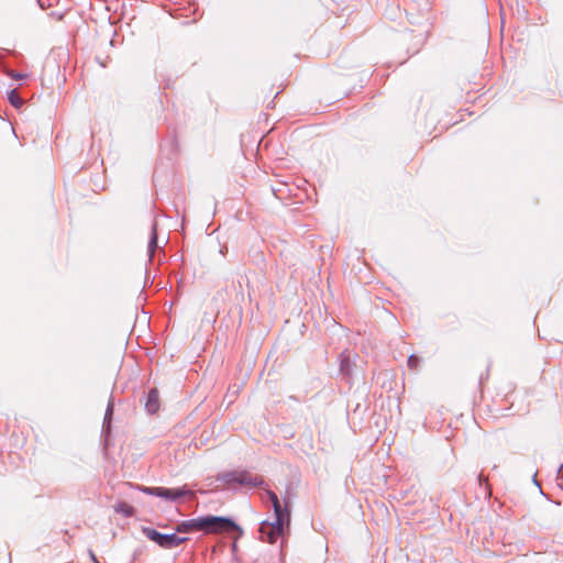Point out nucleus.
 I'll return each instance as SVG.
<instances>
[{
  "instance_id": "1",
  "label": "nucleus",
  "mask_w": 563,
  "mask_h": 563,
  "mask_svg": "<svg viewBox=\"0 0 563 563\" xmlns=\"http://www.w3.org/2000/svg\"><path fill=\"white\" fill-rule=\"evenodd\" d=\"M203 533L236 532V539L242 537V528L230 517L207 515L202 516Z\"/></svg>"
},
{
  "instance_id": "2",
  "label": "nucleus",
  "mask_w": 563,
  "mask_h": 563,
  "mask_svg": "<svg viewBox=\"0 0 563 563\" xmlns=\"http://www.w3.org/2000/svg\"><path fill=\"white\" fill-rule=\"evenodd\" d=\"M217 479L228 485L239 484L241 486L260 487L264 484L261 476H253L247 471L223 472L218 475Z\"/></svg>"
},
{
  "instance_id": "3",
  "label": "nucleus",
  "mask_w": 563,
  "mask_h": 563,
  "mask_svg": "<svg viewBox=\"0 0 563 563\" xmlns=\"http://www.w3.org/2000/svg\"><path fill=\"white\" fill-rule=\"evenodd\" d=\"M142 533L163 549H174L185 543L188 538L178 537L176 533H162L151 527H142Z\"/></svg>"
},
{
  "instance_id": "4",
  "label": "nucleus",
  "mask_w": 563,
  "mask_h": 563,
  "mask_svg": "<svg viewBox=\"0 0 563 563\" xmlns=\"http://www.w3.org/2000/svg\"><path fill=\"white\" fill-rule=\"evenodd\" d=\"M142 492L144 494L156 496L169 501H177L181 497L190 496L194 497L195 494L187 489L186 486L177 487V488H167V487H143Z\"/></svg>"
},
{
  "instance_id": "5",
  "label": "nucleus",
  "mask_w": 563,
  "mask_h": 563,
  "mask_svg": "<svg viewBox=\"0 0 563 563\" xmlns=\"http://www.w3.org/2000/svg\"><path fill=\"white\" fill-rule=\"evenodd\" d=\"M284 501V506L282 505L280 500L272 505L275 516V520L273 521V529L275 530H278V527L282 526L288 527L290 522L289 503L287 500Z\"/></svg>"
},
{
  "instance_id": "6",
  "label": "nucleus",
  "mask_w": 563,
  "mask_h": 563,
  "mask_svg": "<svg viewBox=\"0 0 563 563\" xmlns=\"http://www.w3.org/2000/svg\"><path fill=\"white\" fill-rule=\"evenodd\" d=\"M278 528V530H275L273 529V522L267 520L262 521L258 529L260 539L268 543H275L277 539L284 534L286 526Z\"/></svg>"
},
{
  "instance_id": "7",
  "label": "nucleus",
  "mask_w": 563,
  "mask_h": 563,
  "mask_svg": "<svg viewBox=\"0 0 563 563\" xmlns=\"http://www.w3.org/2000/svg\"><path fill=\"white\" fill-rule=\"evenodd\" d=\"M203 532L202 516L189 520L180 521L176 526V532L178 533H192Z\"/></svg>"
},
{
  "instance_id": "8",
  "label": "nucleus",
  "mask_w": 563,
  "mask_h": 563,
  "mask_svg": "<svg viewBox=\"0 0 563 563\" xmlns=\"http://www.w3.org/2000/svg\"><path fill=\"white\" fill-rule=\"evenodd\" d=\"M159 396L156 388H151L146 395L145 410L150 415H154L159 410Z\"/></svg>"
},
{
  "instance_id": "9",
  "label": "nucleus",
  "mask_w": 563,
  "mask_h": 563,
  "mask_svg": "<svg viewBox=\"0 0 563 563\" xmlns=\"http://www.w3.org/2000/svg\"><path fill=\"white\" fill-rule=\"evenodd\" d=\"M158 249H159V246H158V235H157V223L155 220H153L152 225H151L150 241L147 244V255H148L150 262L153 261L154 254H155L156 250H158Z\"/></svg>"
},
{
  "instance_id": "10",
  "label": "nucleus",
  "mask_w": 563,
  "mask_h": 563,
  "mask_svg": "<svg viewBox=\"0 0 563 563\" xmlns=\"http://www.w3.org/2000/svg\"><path fill=\"white\" fill-rule=\"evenodd\" d=\"M340 373L346 378L352 374L351 355L347 351L340 354Z\"/></svg>"
},
{
  "instance_id": "11",
  "label": "nucleus",
  "mask_w": 563,
  "mask_h": 563,
  "mask_svg": "<svg viewBox=\"0 0 563 563\" xmlns=\"http://www.w3.org/2000/svg\"><path fill=\"white\" fill-rule=\"evenodd\" d=\"M117 514H121L125 518H131L135 515L134 508L125 501H119L113 506Z\"/></svg>"
},
{
  "instance_id": "12",
  "label": "nucleus",
  "mask_w": 563,
  "mask_h": 563,
  "mask_svg": "<svg viewBox=\"0 0 563 563\" xmlns=\"http://www.w3.org/2000/svg\"><path fill=\"white\" fill-rule=\"evenodd\" d=\"M8 99L10 101V103L19 109L23 106L24 101L22 100V98L19 96L18 91L15 89L11 90L8 92Z\"/></svg>"
},
{
  "instance_id": "13",
  "label": "nucleus",
  "mask_w": 563,
  "mask_h": 563,
  "mask_svg": "<svg viewBox=\"0 0 563 563\" xmlns=\"http://www.w3.org/2000/svg\"><path fill=\"white\" fill-rule=\"evenodd\" d=\"M112 417H108L104 415L103 417V423H102V434L107 438L111 433V423H112Z\"/></svg>"
},
{
  "instance_id": "14",
  "label": "nucleus",
  "mask_w": 563,
  "mask_h": 563,
  "mask_svg": "<svg viewBox=\"0 0 563 563\" xmlns=\"http://www.w3.org/2000/svg\"><path fill=\"white\" fill-rule=\"evenodd\" d=\"M4 74L9 77V78H12L14 80H23L25 78H27V75L26 74H23V73H19V71H15L13 69H7L4 71Z\"/></svg>"
},
{
  "instance_id": "15",
  "label": "nucleus",
  "mask_w": 563,
  "mask_h": 563,
  "mask_svg": "<svg viewBox=\"0 0 563 563\" xmlns=\"http://www.w3.org/2000/svg\"><path fill=\"white\" fill-rule=\"evenodd\" d=\"M477 481H478V484L479 486H483L485 485V492L487 495H490V489H489V486H488V479L486 476H484L483 473H479L478 476H477Z\"/></svg>"
},
{
  "instance_id": "16",
  "label": "nucleus",
  "mask_w": 563,
  "mask_h": 563,
  "mask_svg": "<svg viewBox=\"0 0 563 563\" xmlns=\"http://www.w3.org/2000/svg\"><path fill=\"white\" fill-rule=\"evenodd\" d=\"M265 495L267 496V499L271 501V504H276L279 498L278 496L271 489H265Z\"/></svg>"
},
{
  "instance_id": "17",
  "label": "nucleus",
  "mask_w": 563,
  "mask_h": 563,
  "mask_svg": "<svg viewBox=\"0 0 563 563\" xmlns=\"http://www.w3.org/2000/svg\"><path fill=\"white\" fill-rule=\"evenodd\" d=\"M419 357L415 354H411L409 357H408V366L410 368H416L419 364Z\"/></svg>"
},
{
  "instance_id": "18",
  "label": "nucleus",
  "mask_w": 563,
  "mask_h": 563,
  "mask_svg": "<svg viewBox=\"0 0 563 563\" xmlns=\"http://www.w3.org/2000/svg\"><path fill=\"white\" fill-rule=\"evenodd\" d=\"M113 412H114V402H113V399L110 398V400L108 401L104 415L113 418Z\"/></svg>"
},
{
  "instance_id": "19",
  "label": "nucleus",
  "mask_w": 563,
  "mask_h": 563,
  "mask_svg": "<svg viewBox=\"0 0 563 563\" xmlns=\"http://www.w3.org/2000/svg\"><path fill=\"white\" fill-rule=\"evenodd\" d=\"M556 481L558 485L563 487V463L559 466Z\"/></svg>"
},
{
  "instance_id": "20",
  "label": "nucleus",
  "mask_w": 563,
  "mask_h": 563,
  "mask_svg": "<svg viewBox=\"0 0 563 563\" xmlns=\"http://www.w3.org/2000/svg\"><path fill=\"white\" fill-rule=\"evenodd\" d=\"M533 483H534L539 488H541V486H540V484H539V482H538V479H537V474H534V476H533ZM540 492H541V494H542V495H544V493L542 492V489H540Z\"/></svg>"
},
{
  "instance_id": "21",
  "label": "nucleus",
  "mask_w": 563,
  "mask_h": 563,
  "mask_svg": "<svg viewBox=\"0 0 563 563\" xmlns=\"http://www.w3.org/2000/svg\"><path fill=\"white\" fill-rule=\"evenodd\" d=\"M90 555H91L92 560H93L96 563H99V562L97 561V559H96L95 554H93L91 551H90Z\"/></svg>"
}]
</instances>
